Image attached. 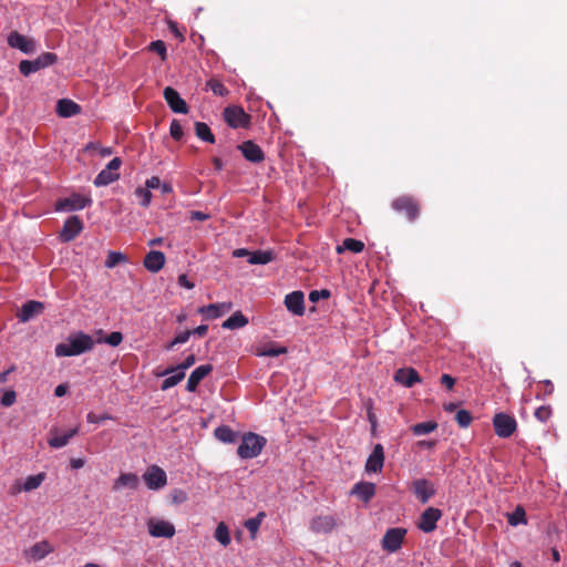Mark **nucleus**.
Instances as JSON below:
<instances>
[{
    "mask_svg": "<svg viewBox=\"0 0 567 567\" xmlns=\"http://www.w3.org/2000/svg\"><path fill=\"white\" fill-rule=\"evenodd\" d=\"M94 347V340L84 332H78L55 347L56 357H74L91 351Z\"/></svg>",
    "mask_w": 567,
    "mask_h": 567,
    "instance_id": "1",
    "label": "nucleus"
},
{
    "mask_svg": "<svg viewBox=\"0 0 567 567\" xmlns=\"http://www.w3.org/2000/svg\"><path fill=\"white\" fill-rule=\"evenodd\" d=\"M392 209L403 215L410 223L415 221L421 214L422 205L419 198L412 195H401L391 202Z\"/></svg>",
    "mask_w": 567,
    "mask_h": 567,
    "instance_id": "2",
    "label": "nucleus"
},
{
    "mask_svg": "<svg viewBox=\"0 0 567 567\" xmlns=\"http://www.w3.org/2000/svg\"><path fill=\"white\" fill-rule=\"evenodd\" d=\"M266 443L267 440L264 436L252 432H247L241 436L237 454L244 460L257 457L261 453Z\"/></svg>",
    "mask_w": 567,
    "mask_h": 567,
    "instance_id": "3",
    "label": "nucleus"
},
{
    "mask_svg": "<svg viewBox=\"0 0 567 567\" xmlns=\"http://www.w3.org/2000/svg\"><path fill=\"white\" fill-rule=\"evenodd\" d=\"M223 116L225 122L233 128H247L250 125V115L240 106H227Z\"/></svg>",
    "mask_w": 567,
    "mask_h": 567,
    "instance_id": "4",
    "label": "nucleus"
},
{
    "mask_svg": "<svg viewBox=\"0 0 567 567\" xmlns=\"http://www.w3.org/2000/svg\"><path fill=\"white\" fill-rule=\"evenodd\" d=\"M495 433L499 437H509L517 429V422L514 416L506 413H497L493 417Z\"/></svg>",
    "mask_w": 567,
    "mask_h": 567,
    "instance_id": "5",
    "label": "nucleus"
},
{
    "mask_svg": "<svg viewBox=\"0 0 567 567\" xmlns=\"http://www.w3.org/2000/svg\"><path fill=\"white\" fill-rule=\"evenodd\" d=\"M8 45L17 49L25 54H32L37 51V41L33 38H28L18 31H11L7 39Z\"/></svg>",
    "mask_w": 567,
    "mask_h": 567,
    "instance_id": "6",
    "label": "nucleus"
},
{
    "mask_svg": "<svg viewBox=\"0 0 567 567\" xmlns=\"http://www.w3.org/2000/svg\"><path fill=\"white\" fill-rule=\"evenodd\" d=\"M143 480L150 489H159L167 483V476L163 468L157 465H152L143 474Z\"/></svg>",
    "mask_w": 567,
    "mask_h": 567,
    "instance_id": "7",
    "label": "nucleus"
},
{
    "mask_svg": "<svg viewBox=\"0 0 567 567\" xmlns=\"http://www.w3.org/2000/svg\"><path fill=\"white\" fill-rule=\"evenodd\" d=\"M442 517V511L435 507H427L420 516L417 528L424 533H432Z\"/></svg>",
    "mask_w": 567,
    "mask_h": 567,
    "instance_id": "8",
    "label": "nucleus"
},
{
    "mask_svg": "<svg viewBox=\"0 0 567 567\" xmlns=\"http://www.w3.org/2000/svg\"><path fill=\"white\" fill-rule=\"evenodd\" d=\"M414 496L422 503L426 504L430 498L435 495V488L432 482L426 478H417L412 483Z\"/></svg>",
    "mask_w": 567,
    "mask_h": 567,
    "instance_id": "9",
    "label": "nucleus"
},
{
    "mask_svg": "<svg viewBox=\"0 0 567 567\" xmlns=\"http://www.w3.org/2000/svg\"><path fill=\"white\" fill-rule=\"evenodd\" d=\"M405 534L406 530L404 528H390L383 536V548L390 553L396 551L401 547Z\"/></svg>",
    "mask_w": 567,
    "mask_h": 567,
    "instance_id": "10",
    "label": "nucleus"
},
{
    "mask_svg": "<svg viewBox=\"0 0 567 567\" xmlns=\"http://www.w3.org/2000/svg\"><path fill=\"white\" fill-rule=\"evenodd\" d=\"M83 229V223L78 216L69 217L63 225V228L60 233V239L63 243H69L75 239L80 235Z\"/></svg>",
    "mask_w": 567,
    "mask_h": 567,
    "instance_id": "11",
    "label": "nucleus"
},
{
    "mask_svg": "<svg viewBox=\"0 0 567 567\" xmlns=\"http://www.w3.org/2000/svg\"><path fill=\"white\" fill-rule=\"evenodd\" d=\"M148 533L153 537L171 538L175 534V527L172 523L164 519L151 518L147 522Z\"/></svg>",
    "mask_w": 567,
    "mask_h": 567,
    "instance_id": "12",
    "label": "nucleus"
},
{
    "mask_svg": "<svg viewBox=\"0 0 567 567\" xmlns=\"http://www.w3.org/2000/svg\"><path fill=\"white\" fill-rule=\"evenodd\" d=\"M338 525V520L332 515H318L310 520V529L316 534L331 533Z\"/></svg>",
    "mask_w": 567,
    "mask_h": 567,
    "instance_id": "13",
    "label": "nucleus"
},
{
    "mask_svg": "<svg viewBox=\"0 0 567 567\" xmlns=\"http://www.w3.org/2000/svg\"><path fill=\"white\" fill-rule=\"evenodd\" d=\"M163 95L173 112L181 114H186L188 112L187 103L181 97L179 93L175 89L171 86L165 87Z\"/></svg>",
    "mask_w": 567,
    "mask_h": 567,
    "instance_id": "14",
    "label": "nucleus"
},
{
    "mask_svg": "<svg viewBox=\"0 0 567 567\" xmlns=\"http://www.w3.org/2000/svg\"><path fill=\"white\" fill-rule=\"evenodd\" d=\"M91 203V199L87 197H83L79 194H73L72 196L61 199L56 204L58 210H80L85 208Z\"/></svg>",
    "mask_w": 567,
    "mask_h": 567,
    "instance_id": "15",
    "label": "nucleus"
},
{
    "mask_svg": "<svg viewBox=\"0 0 567 567\" xmlns=\"http://www.w3.org/2000/svg\"><path fill=\"white\" fill-rule=\"evenodd\" d=\"M238 148L243 156L251 163H261L265 159V153L261 147L252 141L243 142Z\"/></svg>",
    "mask_w": 567,
    "mask_h": 567,
    "instance_id": "16",
    "label": "nucleus"
},
{
    "mask_svg": "<svg viewBox=\"0 0 567 567\" xmlns=\"http://www.w3.org/2000/svg\"><path fill=\"white\" fill-rule=\"evenodd\" d=\"M384 464V449L381 444H375L372 453L369 455L365 463V471L368 473H379L382 471Z\"/></svg>",
    "mask_w": 567,
    "mask_h": 567,
    "instance_id": "17",
    "label": "nucleus"
},
{
    "mask_svg": "<svg viewBox=\"0 0 567 567\" xmlns=\"http://www.w3.org/2000/svg\"><path fill=\"white\" fill-rule=\"evenodd\" d=\"M286 308L295 316H302L305 313V295L302 291L297 290L288 293L285 297Z\"/></svg>",
    "mask_w": 567,
    "mask_h": 567,
    "instance_id": "18",
    "label": "nucleus"
},
{
    "mask_svg": "<svg viewBox=\"0 0 567 567\" xmlns=\"http://www.w3.org/2000/svg\"><path fill=\"white\" fill-rule=\"evenodd\" d=\"M394 381L406 388H412L415 383L421 382V378L415 369L402 368L396 370Z\"/></svg>",
    "mask_w": 567,
    "mask_h": 567,
    "instance_id": "19",
    "label": "nucleus"
},
{
    "mask_svg": "<svg viewBox=\"0 0 567 567\" xmlns=\"http://www.w3.org/2000/svg\"><path fill=\"white\" fill-rule=\"evenodd\" d=\"M213 371L212 364H202L197 367L189 375L186 384V390L188 392L196 391L198 384L203 379H205Z\"/></svg>",
    "mask_w": 567,
    "mask_h": 567,
    "instance_id": "20",
    "label": "nucleus"
},
{
    "mask_svg": "<svg viewBox=\"0 0 567 567\" xmlns=\"http://www.w3.org/2000/svg\"><path fill=\"white\" fill-rule=\"evenodd\" d=\"M233 308L231 302L210 303L199 308V312L203 313L207 319H216L225 313L229 312Z\"/></svg>",
    "mask_w": 567,
    "mask_h": 567,
    "instance_id": "21",
    "label": "nucleus"
},
{
    "mask_svg": "<svg viewBox=\"0 0 567 567\" xmlns=\"http://www.w3.org/2000/svg\"><path fill=\"white\" fill-rule=\"evenodd\" d=\"M165 255L158 250H151L144 258V267L151 272H158L165 265Z\"/></svg>",
    "mask_w": 567,
    "mask_h": 567,
    "instance_id": "22",
    "label": "nucleus"
},
{
    "mask_svg": "<svg viewBox=\"0 0 567 567\" xmlns=\"http://www.w3.org/2000/svg\"><path fill=\"white\" fill-rule=\"evenodd\" d=\"M140 485V478L135 473H123L114 482L112 488L117 492L123 488L136 489Z\"/></svg>",
    "mask_w": 567,
    "mask_h": 567,
    "instance_id": "23",
    "label": "nucleus"
},
{
    "mask_svg": "<svg viewBox=\"0 0 567 567\" xmlns=\"http://www.w3.org/2000/svg\"><path fill=\"white\" fill-rule=\"evenodd\" d=\"M43 309L44 306L42 302L30 300L22 306L19 312V319L21 322H27L31 320L35 315L41 313Z\"/></svg>",
    "mask_w": 567,
    "mask_h": 567,
    "instance_id": "24",
    "label": "nucleus"
},
{
    "mask_svg": "<svg viewBox=\"0 0 567 567\" xmlns=\"http://www.w3.org/2000/svg\"><path fill=\"white\" fill-rule=\"evenodd\" d=\"M56 113L61 117H71L81 113V106L72 100L61 99L56 104Z\"/></svg>",
    "mask_w": 567,
    "mask_h": 567,
    "instance_id": "25",
    "label": "nucleus"
},
{
    "mask_svg": "<svg viewBox=\"0 0 567 567\" xmlns=\"http://www.w3.org/2000/svg\"><path fill=\"white\" fill-rule=\"evenodd\" d=\"M52 551V546L43 540L34 544L29 550L25 551V556L33 561L44 558L49 553Z\"/></svg>",
    "mask_w": 567,
    "mask_h": 567,
    "instance_id": "26",
    "label": "nucleus"
},
{
    "mask_svg": "<svg viewBox=\"0 0 567 567\" xmlns=\"http://www.w3.org/2000/svg\"><path fill=\"white\" fill-rule=\"evenodd\" d=\"M352 494L367 503L374 496L375 485L370 482H359L353 486Z\"/></svg>",
    "mask_w": 567,
    "mask_h": 567,
    "instance_id": "27",
    "label": "nucleus"
},
{
    "mask_svg": "<svg viewBox=\"0 0 567 567\" xmlns=\"http://www.w3.org/2000/svg\"><path fill=\"white\" fill-rule=\"evenodd\" d=\"M215 437L223 443H236L239 439V433L234 431L228 425H220L214 431Z\"/></svg>",
    "mask_w": 567,
    "mask_h": 567,
    "instance_id": "28",
    "label": "nucleus"
},
{
    "mask_svg": "<svg viewBox=\"0 0 567 567\" xmlns=\"http://www.w3.org/2000/svg\"><path fill=\"white\" fill-rule=\"evenodd\" d=\"M248 322V318L244 316L241 311H236L221 323V327L224 329L235 330L247 326Z\"/></svg>",
    "mask_w": 567,
    "mask_h": 567,
    "instance_id": "29",
    "label": "nucleus"
},
{
    "mask_svg": "<svg viewBox=\"0 0 567 567\" xmlns=\"http://www.w3.org/2000/svg\"><path fill=\"white\" fill-rule=\"evenodd\" d=\"M275 259L272 250H255L249 254L248 262L250 265H267Z\"/></svg>",
    "mask_w": 567,
    "mask_h": 567,
    "instance_id": "30",
    "label": "nucleus"
},
{
    "mask_svg": "<svg viewBox=\"0 0 567 567\" xmlns=\"http://www.w3.org/2000/svg\"><path fill=\"white\" fill-rule=\"evenodd\" d=\"M79 429L74 427L62 435H52L48 443L53 449H61L70 442V440L78 434Z\"/></svg>",
    "mask_w": 567,
    "mask_h": 567,
    "instance_id": "31",
    "label": "nucleus"
},
{
    "mask_svg": "<svg viewBox=\"0 0 567 567\" xmlns=\"http://www.w3.org/2000/svg\"><path fill=\"white\" fill-rule=\"evenodd\" d=\"M286 347H278L275 343H267L256 350V354L258 357H278L280 354L287 353Z\"/></svg>",
    "mask_w": 567,
    "mask_h": 567,
    "instance_id": "32",
    "label": "nucleus"
},
{
    "mask_svg": "<svg viewBox=\"0 0 567 567\" xmlns=\"http://www.w3.org/2000/svg\"><path fill=\"white\" fill-rule=\"evenodd\" d=\"M364 249V243L355 238H346L341 246L337 247V251L341 254L344 250L359 254Z\"/></svg>",
    "mask_w": 567,
    "mask_h": 567,
    "instance_id": "33",
    "label": "nucleus"
},
{
    "mask_svg": "<svg viewBox=\"0 0 567 567\" xmlns=\"http://www.w3.org/2000/svg\"><path fill=\"white\" fill-rule=\"evenodd\" d=\"M45 473H39L37 475L28 476L22 485V487H19L17 491H24V492H31L33 489H37L45 480Z\"/></svg>",
    "mask_w": 567,
    "mask_h": 567,
    "instance_id": "34",
    "label": "nucleus"
},
{
    "mask_svg": "<svg viewBox=\"0 0 567 567\" xmlns=\"http://www.w3.org/2000/svg\"><path fill=\"white\" fill-rule=\"evenodd\" d=\"M195 133L198 138L203 140L207 143H215V136L212 133L209 126L204 122H196L195 123Z\"/></svg>",
    "mask_w": 567,
    "mask_h": 567,
    "instance_id": "35",
    "label": "nucleus"
},
{
    "mask_svg": "<svg viewBox=\"0 0 567 567\" xmlns=\"http://www.w3.org/2000/svg\"><path fill=\"white\" fill-rule=\"evenodd\" d=\"M120 178V174L111 173L106 168H103L95 177L94 185L106 186Z\"/></svg>",
    "mask_w": 567,
    "mask_h": 567,
    "instance_id": "36",
    "label": "nucleus"
},
{
    "mask_svg": "<svg viewBox=\"0 0 567 567\" xmlns=\"http://www.w3.org/2000/svg\"><path fill=\"white\" fill-rule=\"evenodd\" d=\"M214 537L218 540L223 546H227L230 544V535L227 525L224 522H220L216 529Z\"/></svg>",
    "mask_w": 567,
    "mask_h": 567,
    "instance_id": "37",
    "label": "nucleus"
},
{
    "mask_svg": "<svg viewBox=\"0 0 567 567\" xmlns=\"http://www.w3.org/2000/svg\"><path fill=\"white\" fill-rule=\"evenodd\" d=\"M437 429V423L434 421H427L417 423L412 426V432L414 435H424L429 434Z\"/></svg>",
    "mask_w": 567,
    "mask_h": 567,
    "instance_id": "38",
    "label": "nucleus"
},
{
    "mask_svg": "<svg viewBox=\"0 0 567 567\" xmlns=\"http://www.w3.org/2000/svg\"><path fill=\"white\" fill-rule=\"evenodd\" d=\"M41 69H40V65L37 62V60H32V61H30V60H22L19 63V71L24 76H29L30 74L35 73V72H38Z\"/></svg>",
    "mask_w": 567,
    "mask_h": 567,
    "instance_id": "39",
    "label": "nucleus"
},
{
    "mask_svg": "<svg viewBox=\"0 0 567 567\" xmlns=\"http://www.w3.org/2000/svg\"><path fill=\"white\" fill-rule=\"evenodd\" d=\"M184 378H185V372L177 370V371L173 372L171 377L166 378L163 381L161 389L163 391H166V390L177 385Z\"/></svg>",
    "mask_w": 567,
    "mask_h": 567,
    "instance_id": "40",
    "label": "nucleus"
},
{
    "mask_svg": "<svg viewBox=\"0 0 567 567\" xmlns=\"http://www.w3.org/2000/svg\"><path fill=\"white\" fill-rule=\"evenodd\" d=\"M195 361H196L195 355L194 354H189L181 364H178L176 367H169L165 371L159 373L158 375H167V374H171V373H173V372H175L177 370L184 372L186 369H188L192 365H194Z\"/></svg>",
    "mask_w": 567,
    "mask_h": 567,
    "instance_id": "41",
    "label": "nucleus"
},
{
    "mask_svg": "<svg viewBox=\"0 0 567 567\" xmlns=\"http://www.w3.org/2000/svg\"><path fill=\"white\" fill-rule=\"evenodd\" d=\"M508 523L512 526L526 523V513L522 506H517L515 511L507 516Z\"/></svg>",
    "mask_w": 567,
    "mask_h": 567,
    "instance_id": "42",
    "label": "nucleus"
},
{
    "mask_svg": "<svg viewBox=\"0 0 567 567\" xmlns=\"http://www.w3.org/2000/svg\"><path fill=\"white\" fill-rule=\"evenodd\" d=\"M206 85L215 95L226 96L229 93L227 87L217 79L208 80Z\"/></svg>",
    "mask_w": 567,
    "mask_h": 567,
    "instance_id": "43",
    "label": "nucleus"
},
{
    "mask_svg": "<svg viewBox=\"0 0 567 567\" xmlns=\"http://www.w3.org/2000/svg\"><path fill=\"white\" fill-rule=\"evenodd\" d=\"M264 517L265 513L260 512L256 517L249 518L245 522V527L249 530L252 537H255L258 532Z\"/></svg>",
    "mask_w": 567,
    "mask_h": 567,
    "instance_id": "44",
    "label": "nucleus"
},
{
    "mask_svg": "<svg viewBox=\"0 0 567 567\" xmlns=\"http://www.w3.org/2000/svg\"><path fill=\"white\" fill-rule=\"evenodd\" d=\"M35 60L42 70L53 65L58 61V55L52 52H43Z\"/></svg>",
    "mask_w": 567,
    "mask_h": 567,
    "instance_id": "45",
    "label": "nucleus"
},
{
    "mask_svg": "<svg viewBox=\"0 0 567 567\" xmlns=\"http://www.w3.org/2000/svg\"><path fill=\"white\" fill-rule=\"evenodd\" d=\"M126 261V256L120 251H109L106 260H105V267L107 268H114L121 262Z\"/></svg>",
    "mask_w": 567,
    "mask_h": 567,
    "instance_id": "46",
    "label": "nucleus"
},
{
    "mask_svg": "<svg viewBox=\"0 0 567 567\" xmlns=\"http://www.w3.org/2000/svg\"><path fill=\"white\" fill-rule=\"evenodd\" d=\"M455 420L461 427H467L472 423L473 416L467 410H458Z\"/></svg>",
    "mask_w": 567,
    "mask_h": 567,
    "instance_id": "47",
    "label": "nucleus"
},
{
    "mask_svg": "<svg viewBox=\"0 0 567 567\" xmlns=\"http://www.w3.org/2000/svg\"><path fill=\"white\" fill-rule=\"evenodd\" d=\"M122 341H123V334L120 331L111 332L104 339H102V338L97 339L99 343L105 342L112 347H117Z\"/></svg>",
    "mask_w": 567,
    "mask_h": 567,
    "instance_id": "48",
    "label": "nucleus"
},
{
    "mask_svg": "<svg viewBox=\"0 0 567 567\" xmlns=\"http://www.w3.org/2000/svg\"><path fill=\"white\" fill-rule=\"evenodd\" d=\"M148 50L157 53L164 61L166 59V44L162 40H156L150 43Z\"/></svg>",
    "mask_w": 567,
    "mask_h": 567,
    "instance_id": "49",
    "label": "nucleus"
},
{
    "mask_svg": "<svg viewBox=\"0 0 567 567\" xmlns=\"http://www.w3.org/2000/svg\"><path fill=\"white\" fill-rule=\"evenodd\" d=\"M135 194L141 199V205L143 207H147L151 204L152 193L146 187L145 188H142V187L136 188Z\"/></svg>",
    "mask_w": 567,
    "mask_h": 567,
    "instance_id": "50",
    "label": "nucleus"
},
{
    "mask_svg": "<svg viewBox=\"0 0 567 567\" xmlns=\"http://www.w3.org/2000/svg\"><path fill=\"white\" fill-rule=\"evenodd\" d=\"M169 134L175 141H179L183 137L184 131H183V127H182L179 121H177V120L172 121L171 126H169Z\"/></svg>",
    "mask_w": 567,
    "mask_h": 567,
    "instance_id": "51",
    "label": "nucleus"
},
{
    "mask_svg": "<svg viewBox=\"0 0 567 567\" xmlns=\"http://www.w3.org/2000/svg\"><path fill=\"white\" fill-rule=\"evenodd\" d=\"M551 416V409L548 405H543L536 409L535 417L540 422H546Z\"/></svg>",
    "mask_w": 567,
    "mask_h": 567,
    "instance_id": "52",
    "label": "nucleus"
},
{
    "mask_svg": "<svg viewBox=\"0 0 567 567\" xmlns=\"http://www.w3.org/2000/svg\"><path fill=\"white\" fill-rule=\"evenodd\" d=\"M331 292L328 289H321V290H312L309 293V300L312 302H317L319 299H328L330 298Z\"/></svg>",
    "mask_w": 567,
    "mask_h": 567,
    "instance_id": "53",
    "label": "nucleus"
},
{
    "mask_svg": "<svg viewBox=\"0 0 567 567\" xmlns=\"http://www.w3.org/2000/svg\"><path fill=\"white\" fill-rule=\"evenodd\" d=\"M17 399V394L13 390L6 391L1 396V404L3 406H11Z\"/></svg>",
    "mask_w": 567,
    "mask_h": 567,
    "instance_id": "54",
    "label": "nucleus"
},
{
    "mask_svg": "<svg viewBox=\"0 0 567 567\" xmlns=\"http://www.w3.org/2000/svg\"><path fill=\"white\" fill-rule=\"evenodd\" d=\"M121 165H122L121 158L114 157L112 161L109 162V164L106 165L105 168L111 173L120 174L118 171H120Z\"/></svg>",
    "mask_w": 567,
    "mask_h": 567,
    "instance_id": "55",
    "label": "nucleus"
},
{
    "mask_svg": "<svg viewBox=\"0 0 567 567\" xmlns=\"http://www.w3.org/2000/svg\"><path fill=\"white\" fill-rule=\"evenodd\" d=\"M192 330H185L181 333H178L174 339H173V343H177V344H181V343H185L188 341L190 334H192Z\"/></svg>",
    "mask_w": 567,
    "mask_h": 567,
    "instance_id": "56",
    "label": "nucleus"
},
{
    "mask_svg": "<svg viewBox=\"0 0 567 567\" xmlns=\"http://www.w3.org/2000/svg\"><path fill=\"white\" fill-rule=\"evenodd\" d=\"M455 379L450 374H442L441 384L444 385L447 390H452L455 384Z\"/></svg>",
    "mask_w": 567,
    "mask_h": 567,
    "instance_id": "57",
    "label": "nucleus"
},
{
    "mask_svg": "<svg viewBox=\"0 0 567 567\" xmlns=\"http://www.w3.org/2000/svg\"><path fill=\"white\" fill-rule=\"evenodd\" d=\"M145 185L148 190L156 189L161 186V179L157 176H152L146 181Z\"/></svg>",
    "mask_w": 567,
    "mask_h": 567,
    "instance_id": "58",
    "label": "nucleus"
},
{
    "mask_svg": "<svg viewBox=\"0 0 567 567\" xmlns=\"http://www.w3.org/2000/svg\"><path fill=\"white\" fill-rule=\"evenodd\" d=\"M87 419V422L90 423H101L102 421L106 420V419H110L109 415L104 414V415H96L95 413L93 412H90L86 416Z\"/></svg>",
    "mask_w": 567,
    "mask_h": 567,
    "instance_id": "59",
    "label": "nucleus"
},
{
    "mask_svg": "<svg viewBox=\"0 0 567 567\" xmlns=\"http://www.w3.org/2000/svg\"><path fill=\"white\" fill-rule=\"evenodd\" d=\"M178 285L187 289L194 288V284L188 280L185 274L178 276Z\"/></svg>",
    "mask_w": 567,
    "mask_h": 567,
    "instance_id": "60",
    "label": "nucleus"
},
{
    "mask_svg": "<svg viewBox=\"0 0 567 567\" xmlns=\"http://www.w3.org/2000/svg\"><path fill=\"white\" fill-rule=\"evenodd\" d=\"M208 215L203 213V212H198V210H194L190 213V219L192 220H206L208 219Z\"/></svg>",
    "mask_w": 567,
    "mask_h": 567,
    "instance_id": "61",
    "label": "nucleus"
},
{
    "mask_svg": "<svg viewBox=\"0 0 567 567\" xmlns=\"http://www.w3.org/2000/svg\"><path fill=\"white\" fill-rule=\"evenodd\" d=\"M542 384L544 386L545 395H550L554 392V384H553L551 381L545 380V381L542 382Z\"/></svg>",
    "mask_w": 567,
    "mask_h": 567,
    "instance_id": "62",
    "label": "nucleus"
},
{
    "mask_svg": "<svg viewBox=\"0 0 567 567\" xmlns=\"http://www.w3.org/2000/svg\"><path fill=\"white\" fill-rule=\"evenodd\" d=\"M84 464H85V461L83 458H72L70 462L71 467L74 470H79V468L83 467Z\"/></svg>",
    "mask_w": 567,
    "mask_h": 567,
    "instance_id": "63",
    "label": "nucleus"
},
{
    "mask_svg": "<svg viewBox=\"0 0 567 567\" xmlns=\"http://www.w3.org/2000/svg\"><path fill=\"white\" fill-rule=\"evenodd\" d=\"M208 331L207 324H200L197 328H195L192 332L198 334L199 337H204Z\"/></svg>",
    "mask_w": 567,
    "mask_h": 567,
    "instance_id": "64",
    "label": "nucleus"
}]
</instances>
